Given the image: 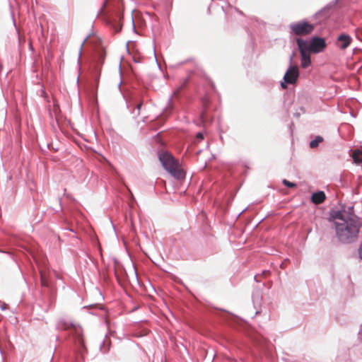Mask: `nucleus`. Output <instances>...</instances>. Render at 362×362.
<instances>
[{
    "label": "nucleus",
    "mask_w": 362,
    "mask_h": 362,
    "mask_svg": "<svg viewBox=\"0 0 362 362\" xmlns=\"http://www.w3.org/2000/svg\"><path fill=\"white\" fill-rule=\"evenodd\" d=\"M197 139L202 140L204 139V135L202 133L199 132L196 136Z\"/></svg>",
    "instance_id": "18"
},
{
    "label": "nucleus",
    "mask_w": 362,
    "mask_h": 362,
    "mask_svg": "<svg viewBox=\"0 0 362 362\" xmlns=\"http://www.w3.org/2000/svg\"><path fill=\"white\" fill-rule=\"evenodd\" d=\"M326 196L324 192L319 191L312 195L311 200L314 204H320L325 200Z\"/></svg>",
    "instance_id": "10"
},
{
    "label": "nucleus",
    "mask_w": 362,
    "mask_h": 362,
    "mask_svg": "<svg viewBox=\"0 0 362 362\" xmlns=\"http://www.w3.org/2000/svg\"><path fill=\"white\" fill-rule=\"evenodd\" d=\"M291 33L298 36H305L313 33L315 25L308 21H302L290 25Z\"/></svg>",
    "instance_id": "4"
},
{
    "label": "nucleus",
    "mask_w": 362,
    "mask_h": 362,
    "mask_svg": "<svg viewBox=\"0 0 362 362\" xmlns=\"http://www.w3.org/2000/svg\"><path fill=\"white\" fill-rule=\"evenodd\" d=\"M352 38L346 34H341L337 38V46L341 49H346L351 43Z\"/></svg>",
    "instance_id": "9"
},
{
    "label": "nucleus",
    "mask_w": 362,
    "mask_h": 362,
    "mask_svg": "<svg viewBox=\"0 0 362 362\" xmlns=\"http://www.w3.org/2000/svg\"><path fill=\"white\" fill-rule=\"evenodd\" d=\"M86 40H85L83 41V42L82 43L81 46V47H80V51H79V53H78V60H80V59H81L82 49H83V45H84V43L86 42Z\"/></svg>",
    "instance_id": "16"
},
{
    "label": "nucleus",
    "mask_w": 362,
    "mask_h": 362,
    "mask_svg": "<svg viewBox=\"0 0 362 362\" xmlns=\"http://www.w3.org/2000/svg\"><path fill=\"white\" fill-rule=\"evenodd\" d=\"M158 158L164 169L175 179L182 180L185 177V170L178 160L168 152H160Z\"/></svg>",
    "instance_id": "3"
},
{
    "label": "nucleus",
    "mask_w": 362,
    "mask_h": 362,
    "mask_svg": "<svg viewBox=\"0 0 362 362\" xmlns=\"http://www.w3.org/2000/svg\"><path fill=\"white\" fill-rule=\"evenodd\" d=\"M299 76V70L297 66H291L286 71L284 80L286 83H295Z\"/></svg>",
    "instance_id": "7"
},
{
    "label": "nucleus",
    "mask_w": 362,
    "mask_h": 362,
    "mask_svg": "<svg viewBox=\"0 0 362 362\" xmlns=\"http://www.w3.org/2000/svg\"><path fill=\"white\" fill-rule=\"evenodd\" d=\"M352 158L356 163H360L362 162V151L357 149L354 151L352 153Z\"/></svg>",
    "instance_id": "11"
},
{
    "label": "nucleus",
    "mask_w": 362,
    "mask_h": 362,
    "mask_svg": "<svg viewBox=\"0 0 362 362\" xmlns=\"http://www.w3.org/2000/svg\"><path fill=\"white\" fill-rule=\"evenodd\" d=\"M40 274L41 285L44 287L50 288L52 284L49 279V269L47 266L43 264H39L38 266Z\"/></svg>",
    "instance_id": "8"
},
{
    "label": "nucleus",
    "mask_w": 362,
    "mask_h": 362,
    "mask_svg": "<svg viewBox=\"0 0 362 362\" xmlns=\"http://www.w3.org/2000/svg\"><path fill=\"white\" fill-rule=\"evenodd\" d=\"M283 184H284L285 186H286V187H291V188H292V187H295L296 186V185L295 183H293V182H289V181H288V180H283Z\"/></svg>",
    "instance_id": "13"
},
{
    "label": "nucleus",
    "mask_w": 362,
    "mask_h": 362,
    "mask_svg": "<svg viewBox=\"0 0 362 362\" xmlns=\"http://www.w3.org/2000/svg\"><path fill=\"white\" fill-rule=\"evenodd\" d=\"M182 88V86H180L179 88H177L176 90H175L174 93H173V95L175 96V97H177L178 94H179V92L180 91V90Z\"/></svg>",
    "instance_id": "17"
},
{
    "label": "nucleus",
    "mask_w": 362,
    "mask_h": 362,
    "mask_svg": "<svg viewBox=\"0 0 362 362\" xmlns=\"http://www.w3.org/2000/svg\"><path fill=\"white\" fill-rule=\"evenodd\" d=\"M296 43L301 57L300 66L303 69H306L311 64L310 52L307 51V48H305V40L297 38Z\"/></svg>",
    "instance_id": "6"
},
{
    "label": "nucleus",
    "mask_w": 362,
    "mask_h": 362,
    "mask_svg": "<svg viewBox=\"0 0 362 362\" xmlns=\"http://www.w3.org/2000/svg\"><path fill=\"white\" fill-rule=\"evenodd\" d=\"M76 341H78V343H79L83 347H84V344H83V336L80 334H78L77 337H76Z\"/></svg>",
    "instance_id": "14"
},
{
    "label": "nucleus",
    "mask_w": 362,
    "mask_h": 362,
    "mask_svg": "<svg viewBox=\"0 0 362 362\" xmlns=\"http://www.w3.org/2000/svg\"><path fill=\"white\" fill-rule=\"evenodd\" d=\"M209 99L208 98H204L203 99V104L204 105V107H206L209 104Z\"/></svg>",
    "instance_id": "20"
},
{
    "label": "nucleus",
    "mask_w": 362,
    "mask_h": 362,
    "mask_svg": "<svg viewBox=\"0 0 362 362\" xmlns=\"http://www.w3.org/2000/svg\"><path fill=\"white\" fill-rule=\"evenodd\" d=\"M285 83H286V82L284 81V82H282V83H281V87H282L283 88H286V85L285 84Z\"/></svg>",
    "instance_id": "21"
},
{
    "label": "nucleus",
    "mask_w": 362,
    "mask_h": 362,
    "mask_svg": "<svg viewBox=\"0 0 362 362\" xmlns=\"http://www.w3.org/2000/svg\"><path fill=\"white\" fill-rule=\"evenodd\" d=\"M123 5L121 0H105L100 11V16L110 25L115 33H118L122 27Z\"/></svg>",
    "instance_id": "2"
},
{
    "label": "nucleus",
    "mask_w": 362,
    "mask_h": 362,
    "mask_svg": "<svg viewBox=\"0 0 362 362\" xmlns=\"http://www.w3.org/2000/svg\"><path fill=\"white\" fill-rule=\"evenodd\" d=\"M331 217L334 222L336 236L341 243H351L358 239L361 223L356 216L337 211Z\"/></svg>",
    "instance_id": "1"
},
{
    "label": "nucleus",
    "mask_w": 362,
    "mask_h": 362,
    "mask_svg": "<svg viewBox=\"0 0 362 362\" xmlns=\"http://www.w3.org/2000/svg\"><path fill=\"white\" fill-rule=\"evenodd\" d=\"M322 141V137L320 136H317L314 140L310 141V147L312 148H316Z\"/></svg>",
    "instance_id": "12"
},
{
    "label": "nucleus",
    "mask_w": 362,
    "mask_h": 362,
    "mask_svg": "<svg viewBox=\"0 0 362 362\" xmlns=\"http://www.w3.org/2000/svg\"><path fill=\"white\" fill-rule=\"evenodd\" d=\"M140 57H141V56H140V54H139V53H138V56L134 55V56L133 57L134 60L135 62H139Z\"/></svg>",
    "instance_id": "19"
},
{
    "label": "nucleus",
    "mask_w": 362,
    "mask_h": 362,
    "mask_svg": "<svg viewBox=\"0 0 362 362\" xmlns=\"http://www.w3.org/2000/svg\"><path fill=\"white\" fill-rule=\"evenodd\" d=\"M305 43L307 51L310 53L321 52L327 46L325 39L319 37H314L311 38L309 42L305 40Z\"/></svg>",
    "instance_id": "5"
},
{
    "label": "nucleus",
    "mask_w": 362,
    "mask_h": 362,
    "mask_svg": "<svg viewBox=\"0 0 362 362\" xmlns=\"http://www.w3.org/2000/svg\"><path fill=\"white\" fill-rule=\"evenodd\" d=\"M141 106H142V102H140L139 103H138L136 105V110H137V112H136L137 115H139V114H140V110L141 108Z\"/></svg>",
    "instance_id": "15"
}]
</instances>
